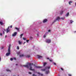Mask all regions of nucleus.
Segmentation results:
<instances>
[{
  "mask_svg": "<svg viewBox=\"0 0 76 76\" xmlns=\"http://www.w3.org/2000/svg\"><path fill=\"white\" fill-rule=\"evenodd\" d=\"M29 69L30 70H31V71H32L33 72H35V69H32V65H33V64H31L29 63Z\"/></svg>",
  "mask_w": 76,
  "mask_h": 76,
  "instance_id": "f257e3e1",
  "label": "nucleus"
},
{
  "mask_svg": "<svg viewBox=\"0 0 76 76\" xmlns=\"http://www.w3.org/2000/svg\"><path fill=\"white\" fill-rule=\"evenodd\" d=\"M22 36H23V34H21L20 35V38H22Z\"/></svg>",
  "mask_w": 76,
  "mask_h": 76,
  "instance_id": "bb28decb",
  "label": "nucleus"
},
{
  "mask_svg": "<svg viewBox=\"0 0 76 76\" xmlns=\"http://www.w3.org/2000/svg\"><path fill=\"white\" fill-rule=\"evenodd\" d=\"M0 24H1V25H3V22H2L0 21Z\"/></svg>",
  "mask_w": 76,
  "mask_h": 76,
  "instance_id": "a878e982",
  "label": "nucleus"
},
{
  "mask_svg": "<svg viewBox=\"0 0 76 76\" xmlns=\"http://www.w3.org/2000/svg\"><path fill=\"white\" fill-rule=\"evenodd\" d=\"M37 57L38 58H42V56L39 55H37Z\"/></svg>",
  "mask_w": 76,
  "mask_h": 76,
  "instance_id": "9d476101",
  "label": "nucleus"
},
{
  "mask_svg": "<svg viewBox=\"0 0 76 76\" xmlns=\"http://www.w3.org/2000/svg\"><path fill=\"white\" fill-rule=\"evenodd\" d=\"M53 63L54 65H56V63L53 62Z\"/></svg>",
  "mask_w": 76,
  "mask_h": 76,
  "instance_id": "ea45409f",
  "label": "nucleus"
},
{
  "mask_svg": "<svg viewBox=\"0 0 76 76\" xmlns=\"http://www.w3.org/2000/svg\"><path fill=\"white\" fill-rule=\"evenodd\" d=\"M74 32H76V31H74Z\"/></svg>",
  "mask_w": 76,
  "mask_h": 76,
  "instance_id": "864d4df0",
  "label": "nucleus"
},
{
  "mask_svg": "<svg viewBox=\"0 0 76 76\" xmlns=\"http://www.w3.org/2000/svg\"><path fill=\"white\" fill-rule=\"evenodd\" d=\"M10 28V27L9 26L8 27V28L7 29H6L7 33H8V32H9L10 31V30L9 29Z\"/></svg>",
  "mask_w": 76,
  "mask_h": 76,
  "instance_id": "423d86ee",
  "label": "nucleus"
},
{
  "mask_svg": "<svg viewBox=\"0 0 76 76\" xmlns=\"http://www.w3.org/2000/svg\"><path fill=\"white\" fill-rule=\"evenodd\" d=\"M68 76H72V75H71L70 74H68Z\"/></svg>",
  "mask_w": 76,
  "mask_h": 76,
  "instance_id": "e433bc0d",
  "label": "nucleus"
},
{
  "mask_svg": "<svg viewBox=\"0 0 76 76\" xmlns=\"http://www.w3.org/2000/svg\"><path fill=\"white\" fill-rule=\"evenodd\" d=\"M36 73H37V74H38V75H41V76H43V74H40V73L39 72H36Z\"/></svg>",
  "mask_w": 76,
  "mask_h": 76,
  "instance_id": "6ab92c4d",
  "label": "nucleus"
},
{
  "mask_svg": "<svg viewBox=\"0 0 76 76\" xmlns=\"http://www.w3.org/2000/svg\"><path fill=\"white\" fill-rule=\"evenodd\" d=\"M6 37H7V36H5V38H6Z\"/></svg>",
  "mask_w": 76,
  "mask_h": 76,
  "instance_id": "09e8293b",
  "label": "nucleus"
},
{
  "mask_svg": "<svg viewBox=\"0 0 76 76\" xmlns=\"http://www.w3.org/2000/svg\"><path fill=\"white\" fill-rule=\"evenodd\" d=\"M51 31V30H49L48 31V32H50V31Z\"/></svg>",
  "mask_w": 76,
  "mask_h": 76,
  "instance_id": "f704fd0d",
  "label": "nucleus"
},
{
  "mask_svg": "<svg viewBox=\"0 0 76 76\" xmlns=\"http://www.w3.org/2000/svg\"><path fill=\"white\" fill-rule=\"evenodd\" d=\"M15 29H16V30H17L18 31H19V28H18L17 27H15Z\"/></svg>",
  "mask_w": 76,
  "mask_h": 76,
  "instance_id": "a211bd4d",
  "label": "nucleus"
},
{
  "mask_svg": "<svg viewBox=\"0 0 76 76\" xmlns=\"http://www.w3.org/2000/svg\"><path fill=\"white\" fill-rule=\"evenodd\" d=\"M34 67H35L36 68H37V69H39L40 68H42V66H36L35 65H34Z\"/></svg>",
  "mask_w": 76,
  "mask_h": 76,
  "instance_id": "6e6552de",
  "label": "nucleus"
},
{
  "mask_svg": "<svg viewBox=\"0 0 76 76\" xmlns=\"http://www.w3.org/2000/svg\"><path fill=\"white\" fill-rule=\"evenodd\" d=\"M6 71L7 72H10V70L9 69H6Z\"/></svg>",
  "mask_w": 76,
  "mask_h": 76,
  "instance_id": "393cba45",
  "label": "nucleus"
},
{
  "mask_svg": "<svg viewBox=\"0 0 76 76\" xmlns=\"http://www.w3.org/2000/svg\"><path fill=\"white\" fill-rule=\"evenodd\" d=\"M72 3V1H70L69 2V4L70 5V4H71V3Z\"/></svg>",
  "mask_w": 76,
  "mask_h": 76,
  "instance_id": "5701e85b",
  "label": "nucleus"
},
{
  "mask_svg": "<svg viewBox=\"0 0 76 76\" xmlns=\"http://www.w3.org/2000/svg\"><path fill=\"white\" fill-rule=\"evenodd\" d=\"M45 42L47 43H50V42H51V40H50V39H46L45 40Z\"/></svg>",
  "mask_w": 76,
  "mask_h": 76,
  "instance_id": "20e7f679",
  "label": "nucleus"
},
{
  "mask_svg": "<svg viewBox=\"0 0 76 76\" xmlns=\"http://www.w3.org/2000/svg\"><path fill=\"white\" fill-rule=\"evenodd\" d=\"M0 61H1V58L0 57Z\"/></svg>",
  "mask_w": 76,
  "mask_h": 76,
  "instance_id": "8fccbe9b",
  "label": "nucleus"
},
{
  "mask_svg": "<svg viewBox=\"0 0 76 76\" xmlns=\"http://www.w3.org/2000/svg\"><path fill=\"white\" fill-rule=\"evenodd\" d=\"M50 68V66H47L45 68V69H41L42 71H45L46 70H48Z\"/></svg>",
  "mask_w": 76,
  "mask_h": 76,
  "instance_id": "7ed1b4c3",
  "label": "nucleus"
},
{
  "mask_svg": "<svg viewBox=\"0 0 76 76\" xmlns=\"http://www.w3.org/2000/svg\"><path fill=\"white\" fill-rule=\"evenodd\" d=\"M3 47H2L1 48V49H3Z\"/></svg>",
  "mask_w": 76,
  "mask_h": 76,
  "instance_id": "a18cd8bd",
  "label": "nucleus"
},
{
  "mask_svg": "<svg viewBox=\"0 0 76 76\" xmlns=\"http://www.w3.org/2000/svg\"><path fill=\"white\" fill-rule=\"evenodd\" d=\"M61 70H63V68H61Z\"/></svg>",
  "mask_w": 76,
  "mask_h": 76,
  "instance_id": "79ce46f5",
  "label": "nucleus"
},
{
  "mask_svg": "<svg viewBox=\"0 0 76 76\" xmlns=\"http://www.w3.org/2000/svg\"><path fill=\"white\" fill-rule=\"evenodd\" d=\"M47 34H48V32L46 33L43 35V38H45V37H46V36L47 35Z\"/></svg>",
  "mask_w": 76,
  "mask_h": 76,
  "instance_id": "2eb2a0df",
  "label": "nucleus"
},
{
  "mask_svg": "<svg viewBox=\"0 0 76 76\" xmlns=\"http://www.w3.org/2000/svg\"><path fill=\"white\" fill-rule=\"evenodd\" d=\"M23 40H26V38H25L23 37Z\"/></svg>",
  "mask_w": 76,
  "mask_h": 76,
  "instance_id": "c85d7f7f",
  "label": "nucleus"
},
{
  "mask_svg": "<svg viewBox=\"0 0 76 76\" xmlns=\"http://www.w3.org/2000/svg\"><path fill=\"white\" fill-rule=\"evenodd\" d=\"M49 60L50 61H51V62H52V61H53V60H52V59H49Z\"/></svg>",
  "mask_w": 76,
  "mask_h": 76,
  "instance_id": "c756f323",
  "label": "nucleus"
},
{
  "mask_svg": "<svg viewBox=\"0 0 76 76\" xmlns=\"http://www.w3.org/2000/svg\"><path fill=\"white\" fill-rule=\"evenodd\" d=\"M60 19V18L59 17H58L57 18L54 20V22H56V20H59Z\"/></svg>",
  "mask_w": 76,
  "mask_h": 76,
  "instance_id": "39448f33",
  "label": "nucleus"
},
{
  "mask_svg": "<svg viewBox=\"0 0 76 76\" xmlns=\"http://www.w3.org/2000/svg\"><path fill=\"white\" fill-rule=\"evenodd\" d=\"M24 67H27V68H29V66H28V64L24 65Z\"/></svg>",
  "mask_w": 76,
  "mask_h": 76,
  "instance_id": "f3484780",
  "label": "nucleus"
},
{
  "mask_svg": "<svg viewBox=\"0 0 76 76\" xmlns=\"http://www.w3.org/2000/svg\"><path fill=\"white\" fill-rule=\"evenodd\" d=\"M25 43H26V42H24L23 44H25Z\"/></svg>",
  "mask_w": 76,
  "mask_h": 76,
  "instance_id": "c03bdc74",
  "label": "nucleus"
},
{
  "mask_svg": "<svg viewBox=\"0 0 76 76\" xmlns=\"http://www.w3.org/2000/svg\"><path fill=\"white\" fill-rule=\"evenodd\" d=\"M16 66H17V65H18V64H16Z\"/></svg>",
  "mask_w": 76,
  "mask_h": 76,
  "instance_id": "603ef678",
  "label": "nucleus"
},
{
  "mask_svg": "<svg viewBox=\"0 0 76 76\" xmlns=\"http://www.w3.org/2000/svg\"><path fill=\"white\" fill-rule=\"evenodd\" d=\"M25 55H23V54H22L20 56V57H25Z\"/></svg>",
  "mask_w": 76,
  "mask_h": 76,
  "instance_id": "4468645a",
  "label": "nucleus"
},
{
  "mask_svg": "<svg viewBox=\"0 0 76 76\" xmlns=\"http://www.w3.org/2000/svg\"><path fill=\"white\" fill-rule=\"evenodd\" d=\"M13 60V58H10V60L11 61H12V60Z\"/></svg>",
  "mask_w": 76,
  "mask_h": 76,
  "instance_id": "72a5a7b5",
  "label": "nucleus"
},
{
  "mask_svg": "<svg viewBox=\"0 0 76 76\" xmlns=\"http://www.w3.org/2000/svg\"><path fill=\"white\" fill-rule=\"evenodd\" d=\"M2 31L3 32V34H4V32L6 31V30H5V29H3V30H2Z\"/></svg>",
  "mask_w": 76,
  "mask_h": 76,
  "instance_id": "aec40b11",
  "label": "nucleus"
},
{
  "mask_svg": "<svg viewBox=\"0 0 76 76\" xmlns=\"http://www.w3.org/2000/svg\"><path fill=\"white\" fill-rule=\"evenodd\" d=\"M37 37H38V34H37Z\"/></svg>",
  "mask_w": 76,
  "mask_h": 76,
  "instance_id": "3c124183",
  "label": "nucleus"
},
{
  "mask_svg": "<svg viewBox=\"0 0 76 76\" xmlns=\"http://www.w3.org/2000/svg\"><path fill=\"white\" fill-rule=\"evenodd\" d=\"M47 20L46 19H44V20H43V23H45V22H47Z\"/></svg>",
  "mask_w": 76,
  "mask_h": 76,
  "instance_id": "dca6fc26",
  "label": "nucleus"
},
{
  "mask_svg": "<svg viewBox=\"0 0 76 76\" xmlns=\"http://www.w3.org/2000/svg\"><path fill=\"white\" fill-rule=\"evenodd\" d=\"M11 47V45L10 44L9 45V46L8 47V53H7L6 54V56H9V55L10 54V47Z\"/></svg>",
  "mask_w": 76,
  "mask_h": 76,
  "instance_id": "f03ea898",
  "label": "nucleus"
},
{
  "mask_svg": "<svg viewBox=\"0 0 76 76\" xmlns=\"http://www.w3.org/2000/svg\"><path fill=\"white\" fill-rule=\"evenodd\" d=\"M10 28H12V26H10Z\"/></svg>",
  "mask_w": 76,
  "mask_h": 76,
  "instance_id": "37998d69",
  "label": "nucleus"
},
{
  "mask_svg": "<svg viewBox=\"0 0 76 76\" xmlns=\"http://www.w3.org/2000/svg\"><path fill=\"white\" fill-rule=\"evenodd\" d=\"M47 62H45L43 64L44 66H45V65H46V64H47Z\"/></svg>",
  "mask_w": 76,
  "mask_h": 76,
  "instance_id": "4be33fe9",
  "label": "nucleus"
},
{
  "mask_svg": "<svg viewBox=\"0 0 76 76\" xmlns=\"http://www.w3.org/2000/svg\"><path fill=\"white\" fill-rule=\"evenodd\" d=\"M28 73H29V74H32V73H31V72H28Z\"/></svg>",
  "mask_w": 76,
  "mask_h": 76,
  "instance_id": "a19ab883",
  "label": "nucleus"
},
{
  "mask_svg": "<svg viewBox=\"0 0 76 76\" xmlns=\"http://www.w3.org/2000/svg\"><path fill=\"white\" fill-rule=\"evenodd\" d=\"M18 76H19V75H18Z\"/></svg>",
  "mask_w": 76,
  "mask_h": 76,
  "instance_id": "5fc2aeb1",
  "label": "nucleus"
},
{
  "mask_svg": "<svg viewBox=\"0 0 76 76\" xmlns=\"http://www.w3.org/2000/svg\"><path fill=\"white\" fill-rule=\"evenodd\" d=\"M46 73L47 74H48V73H49V71L48 70V71H46Z\"/></svg>",
  "mask_w": 76,
  "mask_h": 76,
  "instance_id": "b1692460",
  "label": "nucleus"
},
{
  "mask_svg": "<svg viewBox=\"0 0 76 76\" xmlns=\"http://www.w3.org/2000/svg\"><path fill=\"white\" fill-rule=\"evenodd\" d=\"M17 34H18V33L17 32H15L14 33L12 34V37H15V36H16Z\"/></svg>",
  "mask_w": 76,
  "mask_h": 76,
  "instance_id": "0eeeda50",
  "label": "nucleus"
},
{
  "mask_svg": "<svg viewBox=\"0 0 76 76\" xmlns=\"http://www.w3.org/2000/svg\"><path fill=\"white\" fill-rule=\"evenodd\" d=\"M16 60V58H13V60Z\"/></svg>",
  "mask_w": 76,
  "mask_h": 76,
  "instance_id": "c9c22d12",
  "label": "nucleus"
},
{
  "mask_svg": "<svg viewBox=\"0 0 76 76\" xmlns=\"http://www.w3.org/2000/svg\"><path fill=\"white\" fill-rule=\"evenodd\" d=\"M17 53L18 55H19V54H20V52H18Z\"/></svg>",
  "mask_w": 76,
  "mask_h": 76,
  "instance_id": "7c9ffc66",
  "label": "nucleus"
},
{
  "mask_svg": "<svg viewBox=\"0 0 76 76\" xmlns=\"http://www.w3.org/2000/svg\"><path fill=\"white\" fill-rule=\"evenodd\" d=\"M61 19H62V20H64L65 18H61Z\"/></svg>",
  "mask_w": 76,
  "mask_h": 76,
  "instance_id": "2f4dec72",
  "label": "nucleus"
},
{
  "mask_svg": "<svg viewBox=\"0 0 76 76\" xmlns=\"http://www.w3.org/2000/svg\"><path fill=\"white\" fill-rule=\"evenodd\" d=\"M17 50H19V46H17Z\"/></svg>",
  "mask_w": 76,
  "mask_h": 76,
  "instance_id": "cd10ccee",
  "label": "nucleus"
},
{
  "mask_svg": "<svg viewBox=\"0 0 76 76\" xmlns=\"http://www.w3.org/2000/svg\"><path fill=\"white\" fill-rule=\"evenodd\" d=\"M65 10L61 11L60 13V14L62 15L63 14V12H64Z\"/></svg>",
  "mask_w": 76,
  "mask_h": 76,
  "instance_id": "9b49d317",
  "label": "nucleus"
},
{
  "mask_svg": "<svg viewBox=\"0 0 76 76\" xmlns=\"http://www.w3.org/2000/svg\"><path fill=\"white\" fill-rule=\"evenodd\" d=\"M18 42L19 45H21L22 44V42L20 40H19Z\"/></svg>",
  "mask_w": 76,
  "mask_h": 76,
  "instance_id": "1a4fd4ad",
  "label": "nucleus"
},
{
  "mask_svg": "<svg viewBox=\"0 0 76 76\" xmlns=\"http://www.w3.org/2000/svg\"><path fill=\"white\" fill-rule=\"evenodd\" d=\"M26 42H27L28 43V42H29V40H26Z\"/></svg>",
  "mask_w": 76,
  "mask_h": 76,
  "instance_id": "473e14b6",
  "label": "nucleus"
},
{
  "mask_svg": "<svg viewBox=\"0 0 76 76\" xmlns=\"http://www.w3.org/2000/svg\"><path fill=\"white\" fill-rule=\"evenodd\" d=\"M25 57L26 58H29L30 57V55H25Z\"/></svg>",
  "mask_w": 76,
  "mask_h": 76,
  "instance_id": "f8f14e48",
  "label": "nucleus"
},
{
  "mask_svg": "<svg viewBox=\"0 0 76 76\" xmlns=\"http://www.w3.org/2000/svg\"><path fill=\"white\" fill-rule=\"evenodd\" d=\"M0 36H2V34L1 33H0Z\"/></svg>",
  "mask_w": 76,
  "mask_h": 76,
  "instance_id": "58836bf2",
  "label": "nucleus"
},
{
  "mask_svg": "<svg viewBox=\"0 0 76 76\" xmlns=\"http://www.w3.org/2000/svg\"><path fill=\"white\" fill-rule=\"evenodd\" d=\"M47 59L49 60V58H47Z\"/></svg>",
  "mask_w": 76,
  "mask_h": 76,
  "instance_id": "de8ad7c7",
  "label": "nucleus"
},
{
  "mask_svg": "<svg viewBox=\"0 0 76 76\" xmlns=\"http://www.w3.org/2000/svg\"><path fill=\"white\" fill-rule=\"evenodd\" d=\"M32 76H37V75H35V74H33L32 75Z\"/></svg>",
  "mask_w": 76,
  "mask_h": 76,
  "instance_id": "4c0bfd02",
  "label": "nucleus"
},
{
  "mask_svg": "<svg viewBox=\"0 0 76 76\" xmlns=\"http://www.w3.org/2000/svg\"><path fill=\"white\" fill-rule=\"evenodd\" d=\"M30 38H31V39H32V37H31Z\"/></svg>",
  "mask_w": 76,
  "mask_h": 76,
  "instance_id": "49530a36",
  "label": "nucleus"
},
{
  "mask_svg": "<svg viewBox=\"0 0 76 76\" xmlns=\"http://www.w3.org/2000/svg\"><path fill=\"white\" fill-rule=\"evenodd\" d=\"M70 23H73V22L74 21H73L72 20H70Z\"/></svg>",
  "mask_w": 76,
  "mask_h": 76,
  "instance_id": "412c9836",
  "label": "nucleus"
},
{
  "mask_svg": "<svg viewBox=\"0 0 76 76\" xmlns=\"http://www.w3.org/2000/svg\"><path fill=\"white\" fill-rule=\"evenodd\" d=\"M69 16V12H68L65 15V16H66V17H68Z\"/></svg>",
  "mask_w": 76,
  "mask_h": 76,
  "instance_id": "ddd939ff",
  "label": "nucleus"
}]
</instances>
